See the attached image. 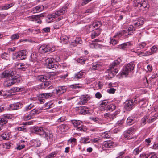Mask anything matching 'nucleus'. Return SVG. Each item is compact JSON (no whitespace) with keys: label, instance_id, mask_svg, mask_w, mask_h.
Returning <instances> with one entry per match:
<instances>
[{"label":"nucleus","instance_id":"nucleus-43","mask_svg":"<svg viewBox=\"0 0 158 158\" xmlns=\"http://www.w3.org/2000/svg\"><path fill=\"white\" fill-rule=\"evenodd\" d=\"M7 105L5 104H3L0 106V112L2 111L5 110H8L9 108L7 107Z\"/></svg>","mask_w":158,"mask_h":158},{"label":"nucleus","instance_id":"nucleus-46","mask_svg":"<svg viewBox=\"0 0 158 158\" xmlns=\"http://www.w3.org/2000/svg\"><path fill=\"white\" fill-rule=\"evenodd\" d=\"M7 122V119L6 118H1L0 120V125H3L6 124Z\"/></svg>","mask_w":158,"mask_h":158},{"label":"nucleus","instance_id":"nucleus-19","mask_svg":"<svg viewBox=\"0 0 158 158\" xmlns=\"http://www.w3.org/2000/svg\"><path fill=\"white\" fill-rule=\"evenodd\" d=\"M56 90L57 94L60 95L66 92V88L65 86H59Z\"/></svg>","mask_w":158,"mask_h":158},{"label":"nucleus","instance_id":"nucleus-6","mask_svg":"<svg viewBox=\"0 0 158 158\" xmlns=\"http://www.w3.org/2000/svg\"><path fill=\"white\" fill-rule=\"evenodd\" d=\"M55 50L54 47L52 48L46 45H43L39 48V51L41 53H49L50 52H53Z\"/></svg>","mask_w":158,"mask_h":158},{"label":"nucleus","instance_id":"nucleus-58","mask_svg":"<svg viewBox=\"0 0 158 158\" xmlns=\"http://www.w3.org/2000/svg\"><path fill=\"white\" fill-rule=\"evenodd\" d=\"M157 50V48L156 46H153L151 48V51L152 54L156 52Z\"/></svg>","mask_w":158,"mask_h":158},{"label":"nucleus","instance_id":"nucleus-2","mask_svg":"<svg viewBox=\"0 0 158 158\" xmlns=\"http://www.w3.org/2000/svg\"><path fill=\"white\" fill-rule=\"evenodd\" d=\"M65 8L56 11L51 14L48 15L47 16V22L49 23L53 21L54 19L57 17L59 16L64 14L65 12Z\"/></svg>","mask_w":158,"mask_h":158},{"label":"nucleus","instance_id":"nucleus-33","mask_svg":"<svg viewBox=\"0 0 158 158\" xmlns=\"http://www.w3.org/2000/svg\"><path fill=\"white\" fill-rule=\"evenodd\" d=\"M135 122L134 118L131 117H129L127 120V124L128 125H132Z\"/></svg>","mask_w":158,"mask_h":158},{"label":"nucleus","instance_id":"nucleus-54","mask_svg":"<svg viewBox=\"0 0 158 158\" xmlns=\"http://www.w3.org/2000/svg\"><path fill=\"white\" fill-rule=\"evenodd\" d=\"M121 61V59L118 58L117 60L113 62L111 65L115 67Z\"/></svg>","mask_w":158,"mask_h":158},{"label":"nucleus","instance_id":"nucleus-41","mask_svg":"<svg viewBox=\"0 0 158 158\" xmlns=\"http://www.w3.org/2000/svg\"><path fill=\"white\" fill-rule=\"evenodd\" d=\"M21 36L20 33L15 34L11 35V39L12 40H15L18 39Z\"/></svg>","mask_w":158,"mask_h":158},{"label":"nucleus","instance_id":"nucleus-25","mask_svg":"<svg viewBox=\"0 0 158 158\" xmlns=\"http://www.w3.org/2000/svg\"><path fill=\"white\" fill-rule=\"evenodd\" d=\"M69 37L65 35H62L60 37V40L63 44H66L69 42Z\"/></svg>","mask_w":158,"mask_h":158},{"label":"nucleus","instance_id":"nucleus-22","mask_svg":"<svg viewBox=\"0 0 158 158\" xmlns=\"http://www.w3.org/2000/svg\"><path fill=\"white\" fill-rule=\"evenodd\" d=\"M17 68L20 70L24 71L29 66L27 64H19L17 65Z\"/></svg>","mask_w":158,"mask_h":158},{"label":"nucleus","instance_id":"nucleus-18","mask_svg":"<svg viewBox=\"0 0 158 158\" xmlns=\"http://www.w3.org/2000/svg\"><path fill=\"white\" fill-rule=\"evenodd\" d=\"M42 109L41 108H39L37 109H34L31 110L30 113L31 115L33 118V116H35L37 114L40 113L42 111Z\"/></svg>","mask_w":158,"mask_h":158},{"label":"nucleus","instance_id":"nucleus-37","mask_svg":"<svg viewBox=\"0 0 158 158\" xmlns=\"http://www.w3.org/2000/svg\"><path fill=\"white\" fill-rule=\"evenodd\" d=\"M116 114L114 113L113 114L106 113L104 114V116L107 118H110L112 119L114 118L116 116Z\"/></svg>","mask_w":158,"mask_h":158},{"label":"nucleus","instance_id":"nucleus-16","mask_svg":"<svg viewBox=\"0 0 158 158\" xmlns=\"http://www.w3.org/2000/svg\"><path fill=\"white\" fill-rule=\"evenodd\" d=\"M47 67L49 69H51L54 67V64L53 62V59L51 58H48L45 60Z\"/></svg>","mask_w":158,"mask_h":158},{"label":"nucleus","instance_id":"nucleus-31","mask_svg":"<svg viewBox=\"0 0 158 158\" xmlns=\"http://www.w3.org/2000/svg\"><path fill=\"white\" fill-rule=\"evenodd\" d=\"M53 93H42L40 95V97L45 98H47L52 96Z\"/></svg>","mask_w":158,"mask_h":158},{"label":"nucleus","instance_id":"nucleus-8","mask_svg":"<svg viewBox=\"0 0 158 158\" xmlns=\"http://www.w3.org/2000/svg\"><path fill=\"white\" fill-rule=\"evenodd\" d=\"M118 71V69L111 65L110 69L107 70L108 74L106 75V76H108L110 78H111L116 74Z\"/></svg>","mask_w":158,"mask_h":158},{"label":"nucleus","instance_id":"nucleus-35","mask_svg":"<svg viewBox=\"0 0 158 158\" xmlns=\"http://www.w3.org/2000/svg\"><path fill=\"white\" fill-rule=\"evenodd\" d=\"M14 5V3H11L9 4H6L2 6V9L3 10H6L12 7Z\"/></svg>","mask_w":158,"mask_h":158},{"label":"nucleus","instance_id":"nucleus-5","mask_svg":"<svg viewBox=\"0 0 158 158\" xmlns=\"http://www.w3.org/2000/svg\"><path fill=\"white\" fill-rule=\"evenodd\" d=\"M134 5L135 6L138 7L140 10L142 11L146 10L148 8V4L147 2L145 0H136L134 2Z\"/></svg>","mask_w":158,"mask_h":158},{"label":"nucleus","instance_id":"nucleus-11","mask_svg":"<svg viewBox=\"0 0 158 158\" xmlns=\"http://www.w3.org/2000/svg\"><path fill=\"white\" fill-rule=\"evenodd\" d=\"M90 98V96L88 95H83L79 98V101L77 103V105H84L86 103L87 101Z\"/></svg>","mask_w":158,"mask_h":158},{"label":"nucleus","instance_id":"nucleus-52","mask_svg":"<svg viewBox=\"0 0 158 158\" xmlns=\"http://www.w3.org/2000/svg\"><path fill=\"white\" fill-rule=\"evenodd\" d=\"M110 136V133L108 132H105L102 134V137L105 138H109Z\"/></svg>","mask_w":158,"mask_h":158},{"label":"nucleus","instance_id":"nucleus-23","mask_svg":"<svg viewBox=\"0 0 158 158\" xmlns=\"http://www.w3.org/2000/svg\"><path fill=\"white\" fill-rule=\"evenodd\" d=\"M114 143L111 141H105L103 143V147L110 148L114 147Z\"/></svg>","mask_w":158,"mask_h":158},{"label":"nucleus","instance_id":"nucleus-62","mask_svg":"<svg viewBox=\"0 0 158 158\" xmlns=\"http://www.w3.org/2000/svg\"><path fill=\"white\" fill-rule=\"evenodd\" d=\"M21 54L22 56H23V57H24V59L25 58V56L27 54V52L26 50H22L20 51H19Z\"/></svg>","mask_w":158,"mask_h":158},{"label":"nucleus","instance_id":"nucleus-24","mask_svg":"<svg viewBox=\"0 0 158 158\" xmlns=\"http://www.w3.org/2000/svg\"><path fill=\"white\" fill-rule=\"evenodd\" d=\"M101 66V64L98 62L93 63L92 66L90 67V69L92 70H96L98 69Z\"/></svg>","mask_w":158,"mask_h":158},{"label":"nucleus","instance_id":"nucleus-28","mask_svg":"<svg viewBox=\"0 0 158 158\" xmlns=\"http://www.w3.org/2000/svg\"><path fill=\"white\" fill-rule=\"evenodd\" d=\"M14 58L18 60H20L24 59V57L22 56L20 52L14 53L13 55Z\"/></svg>","mask_w":158,"mask_h":158},{"label":"nucleus","instance_id":"nucleus-3","mask_svg":"<svg viewBox=\"0 0 158 158\" xmlns=\"http://www.w3.org/2000/svg\"><path fill=\"white\" fill-rule=\"evenodd\" d=\"M134 63L131 62L127 64L123 69L120 73L122 77H125L134 69Z\"/></svg>","mask_w":158,"mask_h":158},{"label":"nucleus","instance_id":"nucleus-12","mask_svg":"<svg viewBox=\"0 0 158 158\" xmlns=\"http://www.w3.org/2000/svg\"><path fill=\"white\" fill-rule=\"evenodd\" d=\"M56 75L53 74H48V77L44 75H41L39 77V79L43 82L47 81L48 79H53L55 78Z\"/></svg>","mask_w":158,"mask_h":158},{"label":"nucleus","instance_id":"nucleus-29","mask_svg":"<svg viewBox=\"0 0 158 158\" xmlns=\"http://www.w3.org/2000/svg\"><path fill=\"white\" fill-rule=\"evenodd\" d=\"M82 43L81 39L80 38L77 37L75 40L72 42L71 44V45L75 46L77 45V44H80Z\"/></svg>","mask_w":158,"mask_h":158},{"label":"nucleus","instance_id":"nucleus-20","mask_svg":"<svg viewBox=\"0 0 158 158\" xmlns=\"http://www.w3.org/2000/svg\"><path fill=\"white\" fill-rule=\"evenodd\" d=\"M50 82L45 81L43 82L41 84L39 85L38 88L39 89H44L46 87L50 85Z\"/></svg>","mask_w":158,"mask_h":158},{"label":"nucleus","instance_id":"nucleus-50","mask_svg":"<svg viewBox=\"0 0 158 158\" xmlns=\"http://www.w3.org/2000/svg\"><path fill=\"white\" fill-rule=\"evenodd\" d=\"M26 19L27 20L31 21L37 20L36 16V15H32L30 16L27 17L26 18Z\"/></svg>","mask_w":158,"mask_h":158},{"label":"nucleus","instance_id":"nucleus-7","mask_svg":"<svg viewBox=\"0 0 158 158\" xmlns=\"http://www.w3.org/2000/svg\"><path fill=\"white\" fill-rule=\"evenodd\" d=\"M14 73L12 70H6L0 74V77L2 78H8L14 76Z\"/></svg>","mask_w":158,"mask_h":158},{"label":"nucleus","instance_id":"nucleus-47","mask_svg":"<svg viewBox=\"0 0 158 158\" xmlns=\"http://www.w3.org/2000/svg\"><path fill=\"white\" fill-rule=\"evenodd\" d=\"M45 107L46 109H48L52 108L54 106V104L52 101L49 102L45 104Z\"/></svg>","mask_w":158,"mask_h":158},{"label":"nucleus","instance_id":"nucleus-56","mask_svg":"<svg viewBox=\"0 0 158 158\" xmlns=\"http://www.w3.org/2000/svg\"><path fill=\"white\" fill-rule=\"evenodd\" d=\"M79 84H74L70 85V87L72 89H78L81 88V87L79 85Z\"/></svg>","mask_w":158,"mask_h":158},{"label":"nucleus","instance_id":"nucleus-17","mask_svg":"<svg viewBox=\"0 0 158 158\" xmlns=\"http://www.w3.org/2000/svg\"><path fill=\"white\" fill-rule=\"evenodd\" d=\"M146 45V44L144 42H142L139 44L137 47L135 49H132L131 51L132 52L136 53L138 50L143 48Z\"/></svg>","mask_w":158,"mask_h":158},{"label":"nucleus","instance_id":"nucleus-10","mask_svg":"<svg viewBox=\"0 0 158 158\" xmlns=\"http://www.w3.org/2000/svg\"><path fill=\"white\" fill-rule=\"evenodd\" d=\"M17 81V78L13 76L10 78L8 80L5 81L4 83V85L6 87H9L15 83Z\"/></svg>","mask_w":158,"mask_h":158},{"label":"nucleus","instance_id":"nucleus-51","mask_svg":"<svg viewBox=\"0 0 158 158\" xmlns=\"http://www.w3.org/2000/svg\"><path fill=\"white\" fill-rule=\"evenodd\" d=\"M56 152H52L51 153L49 154V155H47L45 158H53L56 155Z\"/></svg>","mask_w":158,"mask_h":158},{"label":"nucleus","instance_id":"nucleus-53","mask_svg":"<svg viewBox=\"0 0 158 158\" xmlns=\"http://www.w3.org/2000/svg\"><path fill=\"white\" fill-rule=\"evenodd\" d=\"M124 137L126 139H131L132 138V137H131L130 135L126 132L125 131L123 135Z\"/></svg>","mask_w":158,"mask_h":158},{"label":"nucleus","instance_id":"nucleus-57","mask_svg":"<svg viewBox=\"0 0 158 158\" xmlns=\"http://www.w3.org/2000/svg\"><path fill=\"white\" fill-rule=\"evenodd\" d=\"M89 139L86 138H82L81 139V143H87L90 142L89 141Z\"/></svg>","mask_w":158,"mask_h":158},{"label":"nucleus","instance_id":"nucleus-38","mask_svg":"<svg viewBox=\"0 0 158 158\" xmlns=\"http://www.w3.org/2000/svg\"><path fill=\"white\" fill-rule=\"evenodd\" d=\"M143 21L142 19H139L137 20L136 22L134 23V25L136 27H137L143 25Z\"/></svg>","mask_w":158,"mask_h":158},{"label":"nucleus","instance_id":"nucleus-27","mask_svg":"<svg viewBox=\"0 0 158 158\" xmlns=\"http://www.w3.org/2000/svg\"><path fill=\"white\" fill-rule=\"evenodd\" d=\"M101 31L102 30L99 29L93 32L91 34L92 39H94L95 38L96 36H98L100 34Z\"/></svg>","mask_w":158,"mask_h":158},{"label":"nucleus","instance_id":"nucleus-13","mask_svg":"<svg viewBox=\"0 0 158 158\" xmlns=\"http://www.w3.org/2000/svg\"><path fill=\"white\" fill-rule=\"evenodd\" d=\"M102 25V23L100 22H97L92 24L90 25L89 27V31H92L94 29H98Z\"/></svg>","mask_w":158,"mask_h":158},{"label":"nucleus","instance_id":"nucleus-1","mask_svg":"<svg viewBox=\"0 0 158 158\" xmlns=\"http://www.w3.org/2000/svg\"><path fill=\"white\" fill-rule=\"evenodd\" d=\"M34 132L41 136L45 138L47 140H48L52 137L53 135L51 133H48L47 130L43 127H36L33 128Z\"/></svg>","mask_w":158,"mask_h":158},{"label":"nucleus","instance_id":"nucleus-9","mask_svg":"<svg viewBox=\"0 0 158 158\" xmlns=\"http://www.w3.org/2000/svg\"><path fill=\"white\" fill-rule=\"evenodd\" d=\"M135 99L126 101L125 102V107L129 110H131L133 106L136 103Z\"/></svg>","mask_w":158,"mask_h":158},{"label":"nucleus","instance_id":"nucleus-49","mask_svg":"<svg viewBox=\"0 0 158 158\" xmlns=\"http://www.w3.org/2000/svg\"><path fill=\"white\" fill-rule=\"evenodd\" d=\"M1 137L3 139L5 140H8L9 138V135L5 133L2 134L1 135Z\"/></svg>","mask_w":158,"mask_h":158},{"label":"nucleus","instance_id":"nucleus-14","mask_svg":"<svg viewBox=\"0 0 158 158\" xmlns=\"http://www.w3.org/2000/svg\"><path fill=\"white\" fill-rule=\"evenodd\" d=\"M21 103L19 102L11 104L9 106V110H13L19 109L21 108Z\"/></svg>","mask_w":158,"mask_h":158},{"label":"nucleus","instance_id":"nucleus-48","mask_svg":"<svg viewBox=\"0 0 158 158\" xmlns=\"http://www.w3.org/2000/svg\"><path fill=\"white\" fill-rule=\"evenodd\" d=\"M108 103V101L107 100H105L101 101L99 103V105L101 107H103L106 106Z\"/></svg>","mask_w":158,"mask_h":158},{"label":"nucleus","instance_id":"nucleus-39","mask_svg":"<svg viewBox=\"0 0 158 158\" xmlns=\"http://www.w3.org/2000/svg\"><path fill=\"white\" fill-rule=\"evenodd\" d=\"M127 31H128V34L131 35L133 33V32L135 30V28L132 25H130L127 28Z\"/></svg>","mask_w":158,"mask_h":158},{"label":"nucleus","instance_id":"nucleus-4","mask_svg":"<svg viewBox=\"0 0 158 158\" xmlns=\"http://www.w3.org/2000/svg\"><path fill=\"white\" fill-rule=\"evenodd\" d=\"M71 123L74 127L76 128V130L84 131H86L85 127L81 123V122L79 120H71Z\"/></svg>","mask_w":158,"mask_h":158},{"label":"nucleus","instance_id":"nucleus-36","mask_svg":"<svg viewBox=\"0 0 158 158\" xmlns=\"http://www.w3.org/2000/svg\"><path fill=\"white\" fill-rule=\"evenodd\" d=\"M34 106V105L33 103H31L30 104L26 106L23 109L24 111H27L29 110L31 108Z\"/></svg>","mask_w":158,"mask_h":158},{"label":"nucleus","instance_id":"nucleus-42","mask_svg":"<svg viewBox=\"0 0 158 158\" xmlns=\"http://www.w3.org/2000/svg\"><path fill=\"white\" fill-rule=\"evenodd\" d=\"M152 154V152H150L148 154H146L145 153L143 152L140 154L139 157V158H148L149 156Z\"/></svg>","mask_w":158,"mask_h":158},{"label":"nucleus","instance_id":"nucleus-45","mask_svg":"<svg viewBox=\"0 0 158 158\" xmlns=\"http://www.w3.org/2000/svg\"><path fill=\"white\" fill-rule=\"evenodd\" d=\"M87 60V59L85 57H81L77 59V62L81 64H83L85 63V62Z\"/></svg>","mask_w":158,"mask_h":158},{"label":"nucleus","instance_id":"nucleus-60","mask_svg":"<svg viewBox=\"0 0 158 158\" xmlns=\"http://www.w3.org/2000/svg\"><path fill=\"white\" fill-rule=\"evenodd\" d=\"M157 117L158 115L156 114H155L154 116H153V117L151 118V119H149L148 121V123H150L153 122Z\"/></svg>","mask_w":158,"mask_h":158},{"label":"nucleus","instance_id":"nucleus-32","mask_svg":"<svg viewBox=\"0 0 158 158\" xmlns=\"http://www.w3.org/2000/svg\"><path fill=\"white\" fill-rule=\"evenodd\" d=\"M84 73L83 72L80 71L76 73L74 76V78L75 79H78L81 78L83 77Z\"/></svg>","mask_w":158,"mask_h":158},{"label":"nucleus","instance_id":"nucleus-30","mask_svg":"<svg viewBox=\"0 0 158 158\" xmlns=\"http://www.w3.org/2000/svg\"><path fill=\"white\" fill-rule=\"evenodd\" d=\"M143 148V147L141 146H139L133 150V154L135 155L138 154L142 151Z\"/></svg>","mask_w":158,"mask_h":158},{"label":"nucleus","instance_id":"nucleus-61","mask_svg":"<svg viewBox=\"0 0 158 158\" xmlns=\"http://www.w3.org/2000/svg\"><path fill=\"white\" fill-rule=\"evenodd\" d=\"M88 112V110L87 109H86L85 107L81 109L80 111V113L83 114H87Z\"/></svg>","mask_w":158,"mask_h":158},{"label":"nucleus","instance_id":"nucleus-64","mask_svg":"<svg viewBox=\"0 0 158 158\" xmlns=\"http://www.w3.org/2000/svg\"><path fill=\"white\" fill-rule=\"evenodd\" d=\"M32 118H33L31 115V114H30V113H29V114H28L26 116H25L24 117V119L26 120H29Z\"/></svg>","mask_w":158,"mask_h":158},{"label":"nucleus","instance_id":"nucleus-44","mask_svg":"<svg viewBox=\"0 0 158 158\" xmlns=\"http://www.w3.org/2000/svg\"><path fill=\"white\" fill-rule=\"evenodd\" d=\"M116 108V106L115 105L111 104L108 105L107 107V109L110 111H112Z\"/></svg>","mask_w":158,"mask_h":158},{"label":"nucleus","instance_id":"nucleus-55","mask_svg":"<svg viewBox=\"0 0 158 158\" xmlns=\"http://www.w3.org/2000/svg\"><path fill=\"white\" fill-rule=\"evenodd\" d=\"M23 89L22 88L15 87L13 88L11 90L13 92H18L22 91Z\"/></svg>","mask_w":158,"mask_h":158},{"label":"nucleus","instance_id":"nucleus-15","mask_svg":"<svg viewBox=\"0 0 158 158\" xmlns=\"http://www.w3.org/2000/svg\"><path fill=\"white\" fill-rule=\"evenodd\" d=\"M133 44L131 42H128L122 44L118 46V48L122 49H125V48H128L130 46H132Z\"/></svg>","mask_w":158,"mask_h":158},{"label":"nucleus","instance_id":"nucleus-40","mask_svg":"<svg viewBox=\"0 0 158 158\" xmlns=\"http://www.w3.org/2000/svg\"><path fill=\"white\" fill-rule=\"evenodd\" d=\"M138 55H139V56H147L149 55H150L152 54L151 51H146L144 53V52H142L140 53H139L138 54Z\"/></svg>","mask_w":158,"mask_h":158},{"label":"nucleus","instance_id":"nucleus-59","mask_svg":"<svg viewBox=\"0 0 158 158\" xmlns=\"http://www.w3.org/2000/svg\"><path fill=\"white\" fill-rule=\"evenodd\" d=\"M61 26V24H60L59 23L56 22L54 24L53 26L54 29H58Z\"/></svg>","mask_w":158,"mask_h":158},{"label":"nucleus","instance_id":"nucleus-34","mask_svg":"<svg viewBox=\"0 0 158 158\" xmlns=\"http://www.w3.org/2000/svg\"><path fill=\"white\" fill-rule=\"evenodd\" d=\"M31 145L34 147H36L40 146V143L39 141L34 139L32 141Z\"/></svg>","mask_w":158,"mask_h":158},{"label":"nucleus","instance_id":"nucleus-26","mask_svg":"<svg viewBox=\"0 0 158 158\" xmlns=\"http://www.w3.org/2000/svg\"><path fill=\"white\" fill-rule=\"evenodd\" d=\"M44 6H37L32 9V10L31 11L33 13H35L41 11L43 9Z\"/></svg>","mask_w":158,"mask_h":158},{"label":"nucleus","instance_id":"nucleus-21","mask_svg":"<svg viewBox=\"0 0 158 158\" xmlns=\"http://www.w3.org/2000/svg\"><path fill=\"white\" fill-rule=\"evenodd\" d=\"M58 131L61 133L66 131L69 128V127L66 124H63L58 127Z\"/></svg>","mask_w":158,"mask_h":158},{"label":"nucleus","instance_id":"nucleus-63","mask_svg":"<svg viewBox=\"0 0 158 158\" xmlns=\"http://www.w3.org/2000/svg\"><path fill=\"white\" fill-rule=\"evenodd\" d=\"M134 128L133 127H131L129 128L127 131H126L128 134L130 135L132 134L134 131Z\"/></svg>","mask_w":158,"mask_h":158}]
</instances>
